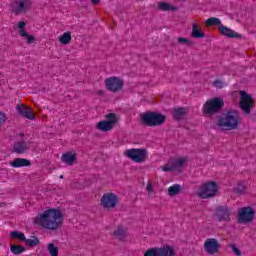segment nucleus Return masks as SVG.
Returning a JSON list of instances; mask_svg holds the SVG:
<instances>
[{"instance_id": "42", "label": "nucleus", "mask_w": 256, "mask_h": 256, "mask_svg": "<svg viewBox=\"0 0 256 256\" xmlns=\"http://www.w3.org/2000/svg\"><path fill=\"white\" fill-rule=\"evenodd\" d=\"M97 95H105V91H103V90H98V91H97Z\"/></svg>"}, {"instance_id": "17", "label": "nucleus", "mask_w": 256, "mask_h": 256, "mask_svg": "<svg viewBox=\"0 0 256 256\" xmlns=\"http://www.w3.org/2000/svg\"><path fill=\"white\" fill-rule=\"evenodd\" d=\"M28 149H29V142L18 141V142H15L13 145V152L17 153L18 155H23L27 153Z\"/></svg>"}, {"instance_id": "11", "label": "nucleus", "mask_w": 256, "mask_h": 256, "mask_svg": "<svg viewBox=\"0 0 256 256\" xmlns=\"http://www.w3.org/2000/svg\"><path fill=\"white\" fill-rule=\"evenodd\" d=\"M104 84L106 89L111 91V93H118V91L123 89L124 82L119 77H109L105 80Z\"/></svg>"}, {"instance_id": "22", "label": "nucleus", "mask_w": 256, "mask_h": 256, "mask_svg": "<svg viewBox=\"0 0 256 256\" xmlns=\"http://www.w3.org/2000/svg\"><path fill=\"white\" fill-rule=\"evenodd\" d=\"M191 36L194 39H203L205 37V33H203V31H201V29H199V27H197L196 23H193Z\"/></svg>"}, {"instance_id": "29", "label": "nucleus", "mask_w": 256, "mask_h": 256, "mask_svg": "<svg viewBox=\"0 0 256 256\" xmlns=\"http://www.w3.org/2000/svg\"><path fill=\"white\" fill-rule=\"evenodd\" d=\"M26 245H28V247H37V245H39L41 243V241H39V238H37V236H32L31 238L24 240Z\"/></svg>"}, {"instance_id": "37", "label": "nucleus", "mask_w": 256, "mask_h": 256, "mask_svg": "<svg viewBox=\"0 0 256 256\" xmlns=\"http://www.w3.org/2000/svg\"><path fill=\"white\" fill-rule=\"evenodd\" d=\"M178 43H180L181 45H191V40H189L188 38L179 37Z\"/></svg>"}, {"instance_id": "4", "label": "nucleus", "mask_w": 256, "mask_h": 256, "mask_svg": "<svg viewBox=\"0 0 256 256\" xmlns=\"http://www.w3.org/2000/svg\"><path fill=\"white\" fill-rule=\"evenodd\" d=\"M225 107V102L221 98L207 100L203 106L204 115H217Z\"/></svg>"}, {"instance_id": "30", "label": "nucleus", "mask_w": 256, "mask_h": 256, "mask_svg": "<svg viewBox=\"0 0 256 256\" xmlns=\"http://www.w3.org/2000/svg\"><path fill=\"white\" fill-rule=\"evenodd\" d=\"M47 251L51 256H59V247L55 246L54 243L47 245Z\"/></svg>"}, {"instance_id": "16", "label": "nucleus", "mask_w": 256, "mask_h": 256, "mask_svg": "<svg viewBox=\"0 0 256 256\" xmlns=\"http://www.w3.org/2000/svg\"><path fill=\"white\" fill-rule=\"evenodd\" d=\"M218 30L221 35L224 37H228L229 39H240L241 34L233 31L231 28L225 26V25H220L218 27Z\"/></svg>"}, {"instance_id": "7", "label": "nucleus", "mask_w": 256, "mask_h": 256, "mask_svg": "<svg viewBox=\"0 0 256 256\" xmlns=\"http://www.w3.org/2000/svg\"><path fill=\"white\" fill-rule=\"evenodd\" d=\"M212 217L218 223H229L231 221V209L226 205H218Z\"/></svg>"}, {"instance_id": "43", "label": "nucleus", "mask_w": 256, "mask_h": 256, "mask_svg": "<svg viewBox=\"0 0 256 256\" xmlns=\"http://www.w3.org/2000/svg\"><path fill=\"white\" fill-rule=\"evenodd\" d=\"M151 189H152L151 183H148V185H147V190H148V191H151Z\"/></svg>"}, {"instance_id": "13", "label": "nucleus", "mask_w": 256, "mask_h": 256, "mask_svg": "<svg viewBox=\"0 0 256 256\" xmlns=\"http://www.w3.org/2000/svg\"><path fill=\"white\" fill-rule=\"evenodd\" d=\"M221 249V244L215 238H207L204 242V251L207 255H217Z\"/></svg>"}, {"instance_id": "27", "label": "nucleus", "mask_w": 256, "mask_h": 256, "mask_svg": "<svg viewBox=\"0 0 256 256\" xmlns=\"http://www.w3.org/2000/svg\"><path fill=\"white\" fill-rule=\"evenodd\" d=\"M10 251L13 253V255H21L25 251V247L17 244H12L10 246Z\"/></svg>"}, {"instance_id": "38", "label": "nucleus", "mask_w": 256, "mask_h": 256, "mask_svg": "<svg viewBox=\"0 0 256 256\" xmlns=\"http://www.w3.org/2000/svg\"><path fill=\"white\" fill-rule=\"evenodd\" d=\"M213 85L214 87H217V89H223V82L221 80H215Z\"/></svg>"}, {"instance_id": "15", "label": "nucleus", "mask_w": 256, "mask_h": 256, "mask_svg": "<svg viewBox=\"0 0 256 256\" xmlns=\"http://www.w3.org/2000/svg\"><path fill=\"white\" fill-rule=\"evenodd\" d=\"M187 163V159L185 158H178L170 161L165 166H161L162 171L171 173L173 171H177V169H181Z\"/></svg>"}, {"instance_id": "33", "label": "nucleus", "mask_w": 256, "mask_h": 256, "mask_svg": "<svg viewBox=\"0 0 256 256\" xmlns=\"http://www.w3.org/2000/svg\"><path fill=\"white\" fill-rule=\"evenodd\" d=\"M158 9H160V11H177V7L170 6L165 2H160L158 4Z\"/></svg>"}, {"instance_id": "25", "label": "nucleus", "mask_w": 256, "mask_h": 256, "mask_svg": "<svg viewBox=\"0 0 256 256\" xmlns=\"http://www.w3.org/2000/svg\"><path fill=\"white\" fill-rule=\"evenodd\" d=\"M61 45H69L71 43V32H65L59 37Z\"/></svg>"}, {"instance_id": "10", "label": "nucleus", "mask_w": 256, "mask_h": 256, "mask_svg": "<svg viewBox=\"0 0 256 256\" xmlns=\"http://www.w3.org/2000/svg\"><path fill=\"white\" fill-rule=\"evenodd\" d=\"M126 157L134 161V163H143L147 161V150L145 149H130L125 152Z\"/></svg>"}, {"instance_id": "3", "label": "nucleus", "mask_w": 256, "mask_h": 256, "mask_svg": "<svg viewBox=\"0 0 256 256\" xmlns=\"http://www.w3.org/2000/svg\"><path fill=\"white\" fill-rule=\"evenodd\" d=\"M141 121L148 127H157L167 121V117L157 112H147L141 116Z\"/></svg>"}, {"instance_id": "12", "label": "nucleus", "mask_w": 256, "mask_h": 256, "mask_svg": "<svg viewBox=\"0 0 256 256\" xmlns=\"http://www.w3.org/2000/svg\"><path fill=\"white\" fill-rule=\"evenodd\" d=\"M255 219V210L251 207H243L238 211L240 223H251Z\"/></svg>"}, {"instance_id": "28", "label": "nucleus", "mask_w": 256, "mask_h": 256, "mask_svg": "<svg viewBox=\"0 0 256 256\" xmlns=\"http://www.w3.org/2000/svg\"><path fill=\"white\" fill-rule=\"evenodd\" d=\"M19 35L21 37H24L25 39H27V43L31 45V43H35V36L27 33V31L25 30H19Z\"/></svg>"}, {"instance_id": "31", "label": "nucleus", "mask_w": 256, "mask_h": 256, "mask_svg": "<svg viewBox=\"0 0 256 256\" xmlns=\"http://www.w3.org/2000/svg\"><path fill=\"white\" fill-rule=\"evenodd\" d=\"M10 237L12 239H18L19 241H26L25 234L21 231H12L10 232Z\"/></svg>"}, {"instance_id": "21", "label": "nucleus", "mask_w": 256, "mask_h": 256, "mask_svg": "<svg viewBox=\"0 0 256 256\" xmlns=\"http://www.w3.org/2000/svg\"><path fill=\"white\" fill-rule=\"evenodd\" d=\"M96 128L98 131H102V133H107L113 129V126H111V124L106 120H103L97 123Z\"/></svg>"}, {"instance_id": "41", "label": "nucleus", "mask_w": 256, "mask_h": 256, "mask_svg": "<svg viewBox=\"0 0 256 256\" xmlns=\"http://www.w3.org/2000/svg\"><path fill=\"white\" fill-rule=\"evenodd\" d=\"M92 5H99L101 3V0H91Z\"/></svg>"}, {"instance_id": "18", "label": "nucleus", "mask_w": 256, "mask_h": 256, "mask_svg": "<svg viewBox=\"0 0 256 256\" xmlns=\"http://www.w3.org/2000/svg\"><path fill=\"white\" fill-rule=\"evenodd\" d=\"M18 113L22 115V117H26V119H29L30 121H34L36 119V116L34 113H32L31 109L25 107V105L20 104L16 107Z\"/></svg>"}, {"instance_id": "23", "label": "nucleus", "mask_w": 256, "mask_h": 256, "mask_svg": "<svg viewBox=\"0 0 256 256\" xmlns=\"http://www.w3.org/2000/svg\"><path fill=\"white\" fill-rule=\"evenodd\" d=\"M187 115V109L185 108H176L173 111V117L176 121H181Z\"/></svg>"}, {"instance_id": "5", "label": "nucleus", "mask_w": 256, "mask_h": 256, "mask_svg": "<svg viewBox=\"0 0 256 256\" xmlns=\"http://www.w3.org/2000/svg\"><path fill=\"white\" fill-rule=\"evenodd\" d=\"M218 191L219 187L217 186L216 182H206L200 187L198 197H200L201 199H211V197H215V195H217Z\"/></svg>"}, {"instance_id": "35", "label": "nucleus", "mask_w": 256, "mask_h": 256, "mask_svg": "<svg viewBox=\"0 0 256 256\" xmlns=\"http://www.w3.org/2000/svg\"><path fill=\"white\" fill-rule=\"evenodd\" d=\"M247 189V186H245V183L243 182H238L236 187L234 188L235 193L238 195H241L242 193H245V190Z\"/></svg>"}, {"instance_id": "8", "label": "nucleus", "mask_w": 256, "mask_h": 256, "mask_svg": "<svg viewBox=\"0 0 256 256\" xmlns=\"http://www.w3.org/2000/svg\"><path fill=\"white\" fill-rule=\"evenodd\" d=\"M175 248L169 245L152 247L146 250L144 256H175Z\"/></svg>"}, {"instance_id": "26", "label": "nucleus", "mask_w": 256, "mask_h": 256, "mask_svg": "<svg viewBox=\"0 0 256 256\" xmlns=\"http://www.w3.org/2000/svg\"><path fill=\"white\" fill-rule=\"evenodd\" d=\"M180 191H181V185L174 184L173 186H170L168 188V195H170V197H175V195H179Z\"/></svg>"}, {"instance_id": "24", "label": "nucleus", "mask_w": 256, "mask_h": 256, "mask_svg": "<svg viewBox=\"0 0 256 256\" xmlns=\"http://www.w3.org/2000/svg\"><path fill=\"white\" fill-rule=\"evenodd\" d=\"M114 237L119 239V241H123V239H125V237H127V231L125 229H123V227H118L114 231Z\"/></svg>"}, {"instance_id": "9", "label": "nucleus", "mask_w": 256, "mask_h": 256, "mask_svg": "<svg viewBox=\"0 0 256 256\" xmlns=\"http://www.w3.org/2000/svg\"><path fill=\"white\" fill-rule=\"evenodd\" d=\"M100 203L104 209H115L119 205V197L113 192L103 194Z\"/></svg>"}, {"instance_id": "32", "label": "nucleus", "mask_w": 256, "mask_h": 256, "mask_svg": "<svg viewBox=\"0 0 256 256\" xmlns=\"http://www.w3.org/2000/svg\"><path fill=\"white\" fill-rule=\"evenodd\" d=\"M105 118L107 119L105 121H107L111 126L115 127V125H117V114L109 113Z\"/></svg>"}, {"instance_id": "6", "label": "nucleus", "mask_w": 256, "mask_h": 256, "mask_svg": "<svg viewBox=\"0 0 256 256\" xmlns=\"http://www.w3.org/2000/svg\"><path fill=\"white\" fill-rule=\"evenodd\" d=\"M240 102L239 107L244 115H251V110L255 107V100L251 95L247 94L245 91H240Z\"/></svg>"}, {"instance_id": "34", "label": "nucleus", "mask_w": 256, "mask_h": 256, "mask_svg": "<svg viewBox=\"0 0 256 256\" xmlns=\"http://www.w3.org/2000/svg\"><path fill=\"white\" fill-rule=\"evenodd\" d=\"M206 25L208 27H211L213 25L221 27V25H223V24H221V20L219 18L211 17V18L206 20Z\"/></svg>"}, {"instance_id": "2", "label": "nucleus", "mask_w": 256, "mask_h": 256, "mask_svg": "<svg viewBox=\"0 0 256 256\" xmlns=\"http://www.w3.org/2000/svg\"><path fill=\"white\" fill-rule=\"evenodd\" d=\"M217 126L222 131H233L239 127V112L237 110H229L222 114L217 122Z\"/></svg>"}, {"instance_id": "44", "label": "nucleus", "mask_w": 256, "mask_h": 256, "mask_svg": "<svg viewBox=\"0 0 256 256\" xmlns=\"http://www.w3.org/2000/svg\"><path fill=\"white\" fill-rule=\"evenodd\" d=\"M60 179H63V175L60 176Z\"/></svg>"}, {"instance_id": "40", "label": "nucleus", "mask_w": 256, "mask_h": 256, "mask_svg": "<svg viewBox=\"0 0 256 256\" xmlns=\"http://www.w3.org/2000/svg\"><path fill=\"white\" fill-rule=\"evenodd\" d=\"M25 22L24 21H20L18 23V28L20 29V31H25Z\"/></svg>"}, {"instance_id": "20", "label": "nucleus", "mask_w": 256, "mask_h": 256, "mask_svg": "<svg viewBox=\"0 0 256 256\" xmlns=\"http://www.w3.org/2000/svg\"><path fill=\"white\" fill-rule=\"evenodd\" d=\"M10 165L15 168L29 167L31 165V161L25 158H16L12 162H10Z\"/></svg>"}, {"instance_id": "19", "label": "nucleus", "mask_w": 256, "mask_h": 256, "mask_svg": "<svg viewBox=\"0 0 256 256\" xmlns=\"http://www.w3.org/2000/svg\"><path fill=\"white\" fill-rule=\"evenodd\" d=\"M77 160V155L73 154L71 152L64 153L61 157L62 163H66V165H73L75 161Z\"/></svg>"}, {"instance_id": "39", "label": "nucleus", "mask_w": 256, "mask_h": 256, "mask_svg": "<svg viewBox=\"0 0 256 256\" xmlns=\"http://www.w3.org/2000/svg\"><path fill=\"white\" fill-rule=\"evenodd\" d=\"M7 121V116L0 112V125H3Z\"/></svg>"}, {"instance_id": "36", "label": "nucleus", "mask_w": 256, "mask_h": 256, "mask_svg": "<svg viewBox=\"0 0 256 256\" xmlns=\"http://www.w3.org/2000/svg\"><path fill=\"white\" fill-rule=\"evenodd\" d=\"M231 249H232L234 255H236V256L243 255V252H241V250L239 248H237V246L235 244L231 245Z\"/></svg>"}, {"instance_id": "1", "label": "nucleus", "mask_w": 256, "mask_h": 256, "mask_svg": "<svg viewBox=\"0 0 256 256\" xmlns=\"http://www.w3.org/2000/svg\"><path fill=\"white\" fill-rule=\"evenodd\" d=\"M34 223L48 231H57L63 225V213L59 209H47L35 218Z\"/></svg>"}, {"instance_id": "14", "label": "nucleus", "mask_w": 256, "mask_h": 256, "mask_svg": "<svg viewBox=\"0 0 256 256\" xmlns=\"http://www.w3.org/2000/svg\"><path fill=\"white\" fill-rule=\"evenodd\" d=\"M31 7V0H15L12 4V11L15 15L27 13Z\"/></svg>"}]
</instances>
